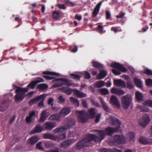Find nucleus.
Wrapping results in <instances>:
<instances>
[{"label": "nucleus", "mask_w": 152, "mask_h": 152, "mask_svg": "<svg viewBox=\"0 0 152 152\" xmlns=\"http://www.w3.org/2000/svg\"><path fill=\"white\" fill-rule=\"evenodd\" d=\"M7 108L6 102V101L4 100L0 104V111H4Z\"/></svg>", "instance_id": "473e14b6"}, {"label": "nucleus", "mask_w": 152, "mask_h": 152, "mask_svg": "<svg viewBox=\"0 0 152 152\" xmlns=\"http://www.w3.org/2000/svg\"><path fill=\"white\" fill-rule=\"evenodd\" d=\"M111 66L116 68L119 71L123 72H125L127 70V69L122 64L115 62L112 63L111 64Z\"/></svg>", "instance_id": "0eeeda50"}, {"label": "nucleus", "mask_w": 152, "mask_h": 152, "mask_svg": "<svg viewBox=\"0 0 152 152\" xmlns=\"http://www.w3.org/2000/svg\"><path fill=\"white\" fill-rule=\"evenodd\" d=\"M140 142L142 144H146L148 143V142L146 140V139L142 137H140L139 138Z\"/></svg>", "instance_id": "49530a36"}, {"label": "nucleus", "mask_w": 152, "mask_h": 152, "mask_svg": "<svg viewBox=\"0 0 152 152\" xmlns=\"http://www.w3.org/2000/svg\"><path fill=\"white\" fill-rule=\"evenodd\" d=\"M43 138L45 139H50L54 141L57 140L55 136L50 133L45 134L43 135Z\"/></svg>", "instance_id": "b1692460"}, {"label": "nucleus", "mask_w": 152, "mask_h": 152, "mask_svg": "<svg viewBox=\"0 0 152 152\" xmlns=\"http://www.w3.org/2000/svg\"><path fill=\"white\" fill-rule=\"evenodd\" d=\"M134 82L136 85L139 88H141L142 87V82L140 79L135 78L134 79Z\"/></svg>", "instance_id": "2f4dec72"}, {"label": "nucleus", "mask_w": 152, "mask_h": 152, "mask_svg": "<svg viewBox=\"0 0 152 152\" xmlns=\"http://www.w3.org/2000/svg\"><path fill=\"white\" fill-rule=\"evenodd\" d=\"M118 124L117 127L115 128L108 127L106 128L104 130H94L93 131L96 132L97 133V135L94 134L95 139V142H100L106 136H111L113 135V133L120 131V124Z\"/></svg>", "instance_id": "f257e3e1"}, {"label": "nucleus", "mask_w": 152, "mask_h": 152, "mask_svg": "<svg viewBox=\"0 0 152 152\" xmlns=\"http://www.w3.org/2000/svg\"><path fill=\"white\" fill-rule=\"evenodd\" d=\"M60 15V12L56 11H54L52 13V17L55 20H57L58 19Z\"/></svg>", "instance_id": "c9c22d12"}, {"label": "nucleus", "mask_w": 152, "mask_h": 152, "mask_svg": "<svg viewBox=\"0 0 152 152\" xmlns=\"http://www.w3.org/2000/svg\"><path fill=\"white\" fill-rule=\"evenodd\" d=\"M78 114V121L79 122L84 123L88 120L87 116L88 115L91 118H94L96 112L95 109L91 108L88 112V113H86V111L84 110H81L77 111Z\"/></svg>", "instance_id": "f03ea898"}, {"label": "nucleus", "mask_w": 152, "mask_h": 152, "mask_svg": "<svg viewBox=\"0 0 152 152\" xmlns=\"http://www.w3.org/2000/svg\"><path fill=\"white\" fill-rule=\"evenodd\" d=\"M136 98L138 102H142L143 100V96L141 93L136 91L135 93Z\"/></svg>", "instance_id": "5701e85b"}, {"label": "nucleus", "mask_w": 152, "mask_h": 152, "mask_svg": "<svg viewBox=\"0 0 152 152\" xmlns=\"http://www.w3.org/2000/svg\"><path fill=\"white\" fill-rule=\"evenodd\" d=\"M124 94L125 92L124 91L121 89H118L116 95H122Z\"/></svg>", "instance_id": "052dcab7"}, {"label": "nucleus", "mask_w": 152, "mask_h": 152, "mask_svg": "<svg viewBox=\"0 0 152 152\" xmlns=\"http://www.w3.org/2000/svg\"><path fill=\"white\" fill-rule=\"evenodd\" d=\"M145 84L147 86H152V79L150 78L148 79L145 81Z\"/></svg>", "instance_id": "09e8293b"}, {"label": "nucleus", "mask_w": 152, "mask_h": 152, "mask_svg": "<svg viewBox=\"0 0 152 152\" xmlns=\"http://www.w3.org/2000/svg\"><path fill=\"white\" fill-rule=\"evenodd\" d=\"M61 81V83H59L58 84H54L53 87L54 88H57L62 86L66 85L68 86H70L72 85L73 83H72V80L65 78H60L55 79L53 81L54 82H58Z\"/></svg>", "instance_id": "423d86ee"}, {"label": "nucleus", "mask_w": 152, "mask_h": 152, "mask_svg": "<svg viewBox=\"0 0 152 152\" xmlns=\"http://www.w3.org/2000/svg\"><path fill=\"white\" fill-rule=\"evenodd\" d=\"M45 96L44 94L41 95L37 96L34 99H31L29 102V104L30 105H32L34 104L35 103L41 100L42 99H44Z\"/></svg>", "instance_id": "f8f14e48"}, {"label": "nucleus", "mask_w": 152, "mask_h": 152, "mask_svg": "<svg viewBox=\"0 0 152 152\" xmlns=\"http://www.w3.org/2000/svg\"><path fill=\"white\" fill-rule=\"evenodd\" d=\"M127 87L129 89H132L134 87V86L131 82H128L127 83Z\"/></svg>", "instance_id": "13d9d810"}, {"label": "nucleus", "mask_w": 152, "mask_h": 152, "mask_svg": "<svg viewBox=\"0 0 152 152\" xmlns=\"http://www.w3.org/2000/svg\"><path fill=\"white\" fill-rule=\"evenodd\" d=\"M95 85L97 88H101L104 86V82L102 80H100L96 82L95 84Z\"/></svg>", "instance_id": "e433bc0d"}, {"label": "nucleus", "mask_w": 152, "mask_h": 152, "mask_svg": "<svg viewBox=\"0 0 152 152\" xmlns=\"http://www.w3.org/2000/svg\"><path fill=\"white\" fill-rule=\"evenodd\" d=\"M97 30L99 33H102L103 31V26L100 25H98L97 26Z\"/></svg>", "instance_id": "864d4df0"}, {"label": "nucleus", "mask_w": 152, "mask_h": 152, "mask_svg": "<svg viewBox=\"0 0 152 152\" xmlns=\"http://www.w3.org/2000/svg\"><path fill=\"white\" fill-rule=\"evenodd\" d=\"M36 148L40 150H43V148L42 146V142H39L36 145Z\"/></svg>", "instance_id": "603ef678"}, {"label": "nucleus", "mask_w": 152, "mask_h": 152, "mask_svg": "<svg viewBox=\"0 0 152 152\" xmlns=\"http://www.w3.org/2000/svg\"><path fill=\"white\" fill-rule=\"evenodd\" d=\"M73 91L74 92L75 94L79 98H84L86 96V94L80 92L77 89L73 90Z\"/></svg>", "instance_id": "4be33fe9"}, {"label": "nucleus", "mask_w": 152, "mask_h": 152, "mask_svg": "<svg viewBox=\"0 0 152 152\" xmlns=\"http://www.w3.org/2000/svg\"><path fill=\"white\" fill-rule=\"evenodd\" d=\"M132 99L130 95H126L123 96L121 98V104L123 108L127 109L131 105H132Z\"/></svg>", "instance_id": "39448f33"}, {"label": "nucleus", "mask_w": 152, "mask_h": 152, "mask_svg": "<svg viewBox=\"0 0 152 152\" xmlns=\"http://www.w3.org/2000/svg\"><path fill=\"white\" fill-rule=\"evenodd\" d=\"M92 104L96 107H100V105L97 102H96L95 101L92 100H91Z\"/></svg>", "instance_id": "bf43d9fd"}, {"label": "nucleus", "mask_w": 152, "mask_h": 152, "mask_svg": "<svg viewBox=\"0 0 152 152\" xmlns=\"http://www.w3.org/2000/svg\"><path fill=\"white\" fill-rule=\"evenodd\" d=\"M103 109L106 112H109L110 111V109L106 103L102 105Z\"/></svg>", "instance_id": "8fccbe9b"}, {"label": "nucleus", "mask_w": 152, "mask_h": 152, "mask_svg": "<svg viewBox=\"0 0 152 152\" xmlns=\"http://www.w3.org/2000/svg\"><path fill=\"white\" fill-rule=\"evenodd\" d=\"M58 6L59 9L65 10L66 8L65 5L64 4H58Z\"/></svg>", "instance_id": "774afa93"}, {"label": "nucleus", "mask_w": 152, "mask_h": 152, "mask_svg": "<svg viewBox=\"0 0 152 152\" xmlns=\"http://www.w3.org/2000/svg\"><path fill=\"white\" fill-rule=\"evenodd\" d=\"M42 74L50 76H59L60 75L58 73L50 71H44L42 72Z\"/></svg>", "instance_id": "72a5a7b5"}, {"label": "nucleus", "mask_w": 152, "mask_h": 152, "mask_svg": "<svg viewBox=\"0 0 152 152\" xmlns=\"http://www.w3.org/2000/svg\"><path fill=\"white\" fill-rule=\"evenodd\" d=\"M27 92V90H25L20 87H17L15 90L16 95L14 97L15 102L16 103L22 102L24 98V94Z\"/></svg>", "instance_id": "20e7f679"}, {"label": "nucleus", "mask_w": 152, "mask_h": 152, "mask_svg": "<svg viewBox=\"0 0 152 152\" xmlns=\"http://www.w3.org/2000/svg\"><path fill=\"white\" fill-rule=\"evenodd\" d=\"M99 91L103 95H106L109 94V91L106 88H102L100 89Z\"/></svg>", "instance_id": "37998d69"}, {"label": "nucleus", "mask_w": 152, "mask_h": 152, "mask_svg": "<svg viewBox=\"0 0 152 152\" xmlns=\"http://www.w3.org/2000/svg\"><path fill=\"white\" fill-rule=\"evenodd\" d=\"M69 101L70 102L72 103L76 106L77 107L79 106V102L77 99L71 97L69 98Z\"/></svg>", "instance_id": "c85d7f7f"}, {"label": "nucleus", "mask_w": 152, "mask_h": 152, "mask_svg": "<svg viewBox=\"0 0 152 152\" xmlns=\"http://www.w3.org/2000/svg\"><path fill=\"white\" fill-rule=\"evenodd\" d=\"M100 152H111V150L106 148H102L99 149Z\"/></svg>", "instance_id": "4d7b16f0"}, {"label": "nucleus", "mask_w": 152, "mask_h": 152, "mask_svg": "<svg viewBox=\"0 0 152 152\" xmlns=\"http://www.w3.org/2000/svg\"><path fill=\"white\" fill-rule=\"evenodd\" d=\"M45 96L44 94L41 95L37 96L34 99H31L29 102V104L30 105H32L34 104L35 103L41 100L42 99H44Z\"/></svg>", "instance_id": "4468645a"}, {"label": "nucleus", "mask_w": 152, "mask_h": 152, "mask_svg": "<svg viewBox=\"0 0 152 152\" xmlns=\"http://www.w3.org/2000/svg\"><path fill=\"white\" fill-rule=\"evenodd\" d=\"M48 87V85L45 83L41 84L38 85L37 87V89H39L41 91H44L47 89Z\"/></svg>", "instance_id": "7c9ffc66"}, {"label": "nucleus", "mask_w": 152, "mask_h": 152, "mask_svg": "<svg viewBox=\"0 0 152 152\" xmlns=\"http://www.w3.org/2000/svg\"><path fill=\"white\" fill-rule=\"evenodd\" d=\"M61 116L60 115H59V113L57 114H53L51 115L49 118V119L50 120L54 121H59L60 119Z\"/></svg>", "instance_id": "cd10ccee"}, {"label": "nucleus", "mask_w": 152, "mask_h": 152, "mask_svg": "<svg viewBox=\"0 0 152 152\" xmlns=\"http://www.w3.org/2000/svg\"><path fill=\"white\" fill-rule=\"evenodd\" d=\"M125 15V14L124 12H121L119 15H117L116 17L118 18H123Z\"/></svg>", "instance_id": "e2e57ef3"}, {"label": "nucleus", "mask_w": 152, "mask_h": 152, "mask_svg": "<svg viewBox=\"0 0 152 152\" xmlns=\"http://www.w3.org/2000/svg\"><path fill=\"white\" fill-rule=\"evenodd\" d=\"M44 99H42L40 101L38 104V105L39 107H42L44 106Z\"/></svg>", "instance_id": "338daca9"}, {"label": "nucleus", "mask_w": 152, "mask_h": 152, "mask_svg": "<svg viewBox=\"0 0 152 152\" xmlns=\"http://www.w3.org/2000/svg\"><path fill=\"white\" fill-rule=\"evenodd\" d=\"M70 108L68 107H65L62 109L60 111L59 113L61 117H64L68 114L71 111Z\"/></svg>", "instance_id": "2eb2a0df"}, {"label": "nucleus", "mask_w": 152, "mask_h": 152, "mask_svg": "<svg viewBox=\"0 0 152 152\" xmlns=\"http://www.w3.org/2000/svg\"><path fill=\"white\" fill-rule=\"evenodd\" d=\"M56 139L60 140H62L65 139L66 138V134L65 132L62 133L58 134L57 136H56Z\"/></svg>", "instance_id": "4c0bfd02"}, {"label": "nucleus", "mask_w": 152, "mask_h": 152, "mask_svg": "<svg viewBox=\"0 0 152 152\" xmlns=\"http://www.w3.org/2000/svg\"><path fill=\"white\" fill-rule=\"evenodd\" d=\"M46 125L45 127L44 128V129L46 130H51L56 126V124H46Z\"/></svg>", "instance_id": "58836bf2"}, {"label": "nucleus", "mask_w": 152, "mask_h": 152, "mask_svg": "<svg viewBox=\"0 0 152 152\" xmlns=\"http://www.w3.org/2000/svg\"><path fill=\"white\" fill-rule=\"evenodd\" d=\"M38 141L37 138L36 137H32L29 138L28 142L31 145H33L35 144Z\"/></svg>", "instance_id": "c756f323"}, {"label": "nucleus", "mask_w": 152, "mask_h": 152, "mask_svg": "<svg viewBox=\"0 0 152 152\" xmlns=\"http://www.w3.org/2000/svg\"><path fill=\"white\" fill-rule=\"evenodd\" d=\"M143 73L148 75H152V71L148 69H146L143 72Z\"/></svg>", "instance_id": "de8ad7c7"}, {"label": "nucleus", "mask_w": 152, "mask_h": 152, "mask_svg": "<svg viewBox=\"0 0 152 152\" xmlns=\"http://www.w3.org/2000/svg\"><path fill=\"white\" fill-rule=\"evenodd\" d=\"M75 141L73 139H69L61 142L59 146L63 148H68L72 143H74Z\"/></svg>", "instance_id": "6e6552de"}, {"label": "nucleus", "mask_w": 152, "mask_h": 152, "mask_svg": "<svg viewBox=\"0 0 152 152\" xmlns=\"http://www.w3.org/2000/svg\"><path fill=\"white\" fill-rule=\"evenodd\" d=\"M110 102V104H112L118 108L120 107V105L119 102L117 97L115 95H113L111 96Z\"/></svg>", "instance_id": "1a4fd4ad"}, {"label": "nucleus", "mask_w": 152, "mask_h": 152, "mask_svg": "<svg viewBox=\"0 0 152 152\" xmlns=\"http://www.w3.org/2000/svg\"><path fill=\"white\" fill-rule=\"evenodd\" d=\"M125 141L124 137L121 135H116L114 136L113 143L115 144L123 143Z\"/></svg>", "instance_id": "9d476101"}, {"label": "nucleus", "mask_w": 152, "mask_h": 152, "mask_svg": "<svg viewBox=\"0 0 152 152\" xmlns=\"http://www.w3.org/2000/svg\"><path fill=\"white\" fill-rule=\"evenodd\" d=\"M110 124H121L119 119L114 117H111L108 119Z\"/></svg>", "instance_id": "a878e982"}, {"label": "nucleus", "mask_w": 152, "mask_h": 152, "mask_svg": "<svg viewBox=\"0 0 152 152\" xmlns=\"http://www.w3.org/2000/svg\"><path fill=\"white\" fill-rule=\"evenodd\" d=\"M26 120L27 123H31L33 121V119L29 116H27L26 118Z\"/></svg>", "instance_id": "0e129e2a"}, {"label": "nucleus", "mask_w": 152, "mask_h": 152, "mask_svg": "<svg viewBox=\"0 0 152 152\" xmlns=\"http://www.w3.org/2000/svg\"><path fill=\"white\" fill-rule=\"evenodd\" d=\"M36 83L34 81H31L30 83H29L27 86L26 88H23L27 90L28 91L29 89H33L36 86Z\"/></svg>", "instance_id": "393cba45"}, {"label": "nucleus", "mask_w": 152, "mask_h": 152, "mask_svg": "<svg viewBox=\"0 0 152 152\" xmlns=\"http://www.w3.org/2000/svg\"><path fill=\"white\" fill-rule=\"evenodd\" d=\"M94 134H89L82 140L79 142L76 146V148L78 149H80L86 146H89V143L92 141L95 142Z\"/></svg>", "instance_id": "7ed1b4c3"}, {"label": "nucleus", "mask_w": 152, "mask_h": 152, "mask_svg": "<svg viewBox=\"0 0 152 152\" xmlns=\"http://www.w3.org/2000/svg\"><path fill=\"white\" fill-rule=\"evenodd\" d=\"M59 89L65 92L66 93L69 95H70L72 93V91H73V90L71 88H68L66 87L60 88Z\"/></svg>", "instance_id": "bb28decb"}, {"label": "nucleus", "mask_w": 152, "mask_h": 152, "mask_svg": "<svg viewBox=\"0 0 152 152\" xmlns=\"http://www.w3.org/2000/svg\"><path fill=\"white\" fill-rule=\"evenodd\" d=\"M44 129V128L42 127L39 125H37L34 128V129L31 132V134H33L40 132Z\"/></svg>", "instance_id": "412c9836"}, {"label": "nucleus", "mask_w": 152, "mask_h": 152, "mask_svg": "<svg viewBox=\"0 0 152 152\" xmlns=\"http://www.w3.org/2000/svg\"><path fill=\"white\" fill-rule=\"evenodd\" d=\"M113 83L114 85L117 87H121L122 88L126 87L125 82L121 79L114 80Z\"/></svg>", "instance_id": "a211bd4d"}, {"label": "nucleus", "mask_w": 152, "mask_h": 152, "mask_svg": "<svg viewBox=\"0 0 152 152\" xmlns=\"http://www.w3.org/2000/svg\"><path fill=\"white\" fill-rule=\"evenodd\" d=\"M112 72L113 74L116 75H119L121 74V73L119 71L115 69H112Z\"/></svg>", "instance_id": "680f3d73"}, {"label": "nucleus", "mask_w": 152, "mask_h": 152, "mask_svg": "<svg viewBox=\"0 0 152 152\" xmlns=\"http://www.w3.org/2000/svg\"><path fill=\"white\" fill-rule=\"evenodd\" d=\"M118 89L116 88H113L111 90V92L113 94H117Z\"/></svg>", "instance_id": "69168bd1"}, {"label": "nucleus", "mask_w": 152, "mask_h": 152, "mask_svg": "<svg viewBox=\"0 0 152 152\" xmlns=\"http://www.w3.org/2000/svg\"><path fill=\"white\" fill-rule=\"evenodd\" d=\"M70 76L71 78L80 80L81 76L75 74L73 73H71L70 74Z\"/></svg>", "instance_id": "f704fd0d"}, {"label": "nucleus", "mask_w": 152, "mask_h": 152, "mask_svg": "<svg viewBox=\"0 0 152 152\" xmlns=\"http://www.w3.org/2000/svg\"><path fill=\"white\" fill-rule=\"evenodd\" d=\"M92 64L93 67H95L97 69H99V70H100L104 69L103 65L97 61H93L92 62Z\"/></svg>", "instance_id": "aec40b11"}, {"label": "nucleus", "mask_w": 152, "mask_h": 152, "mask_svg": "<svg viewBox=\"0 0 152 152\" xmlns=\"http://www.w3.org/2000/svg\"><path fill=\"white\" fill-rule=\"evenodd\" d=\"M45 96L44 94L41 95L37 96L34 99H31L29 102V104L30 105H32L34 104L35 103L41 100L42 99H44Z\"/></svg>", "instance_id": "ddd939ff"}, {"label": "nucleus", "mask_w": 152, "mask_h": 152, "mask_svg": "<svg viewBox=\"0 0 152 152\" xmlns=\"http://www.w3.org/2000/svg\"><path fill=\"white\" fill-rule=\"evenodd\" d=\"M128 138H129L130 140H133L134 137V133L132 132H129L128 133Z\"/></svg>", "instance_id": "a18cd8bd"}, {"label": "nucleus", "mask_w": 152, "mask_h": 152, "mask_svg": "<svg viewBox=\"0 0 152 152\" xmlns=\"http://www.w3.org/2000/svg\"><path fill=\"white\" fill-rule=\"evenodd\" d=\"M101 117V114H99L96 116L95 121L96 123H98L99 122Z\"/></svg>", "instance_id": "5fc2aeb1"}, {"label": "nucleus", "mask_w": 152, "mask_h": 152, "mask_svg": "<svg viewBox=\"0 0 152 152\" xmlns=\"http://www.w3.org/2000/svg\"><path fill=\"white\" fill-rule=\"evenodd\" d=\"M99 71L100 72L96 77L97 80H100L104 78L107 74V71L105 70L101 69Z\"/></svg>", "instance_id": "6ab92c4d"}, {"label": "nucleus", "mask_w": 152, "mask_h": 152, "mask_svg": "<svg viewBox=\"0 0 152 152\" xmlns=\"http://www.w3.org/2000/svg\"><path fill=\"white\" fill-rule=\"evenodd\" d=\"M69 128L70 126H69V124H67L66 125L55 129L53 130V132L54 133L56 134L66 131L68 129H69Z\"/></svg>", "instance_id": "dca6fc26"}, {"label": "nucleus", "mask_w": 152, "mask_h": 152, "mask_svg": "<svg viewBox=\"0 0 152 152\" xmlns=\"http://www.w3.org/2000/svg\"><path fill=\"white\" fill-rule=\"evenodd\" d=\"M35 80L34 81H35L36 84L40 83L43 82L44 81V80L42 78L40 77H35Z\"/></svg>", "instance_id": "79ce46f5"}, {"label": "nucleus", "mask_w": 152, "mask_h": 152, "mask_svg": "<svg viewBox=\"0 0 152 152\" xmlns=\"http://www.w3.org/2000/svg\"><path fill=\"white\" fill-rule=\"evenodd\" d=\"M102 3V1H101L98 3L92 12V17L93 18L96 17L99 13Z\"/></svg>", "instance_id": "f3484780"}, {"label": "nucleus", "mask_w": 152, "mask_h": 152, "mask_svg": "<svg viewBox=\"0 0 152 152\" xmlns=\"http://www.w3.org/2000/svg\"><path fill=\"white\" fill-rule=\"evenodd\" d=\"M142 120L145 124H148L150 121L148 115L147 114H145L143 116Z\"/></svg>", "instance_id": "ea45409f"}, {"label": "nucleus", "mask_w": 152, "mask_h": 152, "mask_svg": "<svg viewBox=\"0 0 152 152\" xmlns=\"http://www.w3.org/2000/svg\"><path fill=\"white\" fill-rule=\"evenodd\" d=\"M42 77L48 80H50L55 79V77L47 75H43Z\"/></svg>", "instance_id": "6e6d98bb"}, {"label": "nucleus", "mask_w": 152, "mask_h": 152, "mask_svg": "<svg viewBox=\"0 0 152 152\" xmlns=\"http://www.w3.org/2000/svg\"><path fill=\"white\" fill-rule=\"evenodd\" d=\"M143 104L145 106H148L152 107V100H147L143 102Z\"/></svg>", "instance_id": "a19ab883"}, {"label": "nucleus", "mask_w": 152, "mask_h": 152, "mask_svg": "<svg viewBox=\"0 0 152 152\" xmlns=\"http://www.w3.org/2000/svg\"><path fill=\"white\" fill-rule=\"evenodd\" d=\"M83 75L84 76V78L86 79H89L91 78L90 74L87 71H85L83 73Z\"/></svg>", "instance_id": "c03bdc74"}, {"label": "nucleus", "mask_w": 152, "mask_h": 152, "mask_svg": "<svg viewBox=\"0 0 152 152\" xmlns=\"http://www.w3.org/2000/svg\"><path fill=\"white\" fill-rule=\"evenodd\" d=\"M65 4L68 6H71L73 7L75 5V3L70 1L69 0H66L65 1Z\"/></svg>", "instance_id": "3c124183"}, {"label": "nucleus", "mask_w": 152, "mask_h": 152, "mask_svg": "<svg viewBox=\"0 0 152 152\" xmlns=\"http://www.w3.org/2000/svg\"><path fill=\"white\" fill-rule=\"evenodd\" d=\"M50 114L49 113L47 112L46 110L42 111L40 114V118L39 120V122L41 123L43 122L49 116Z\"/></svg>", "instance_id": "9b49d317"}]
</instances>
